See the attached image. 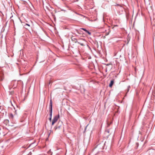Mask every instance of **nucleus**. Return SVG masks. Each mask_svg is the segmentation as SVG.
Returning a JSON list of instances; mask_svg holds the SVG:
<instances>
[{"instance_id": "nucleus-14", "label": "nucleus", "mask_w": 155, "mask_h": 155, "mask_svg": "<svg viewBox=\"0 0 155 155\" xmlns=\"http://www.w3.org/2000/svg\"><path fill=\"white\" fill-rule=\"evenodd\" d=\"M115 6H120V5L118 4H117L116 5H114Z\"/></svg>"}, {"instance_id": "nucleus-13", "label": "nucleus", "mask_w": 155, "mask_h": 155, "mask_svg": "<svg viewBox=\"0 0 155 155\" xmlns=\"http://www.w3.org/2000/svg\"><path fill=\"white\" fill-rule=\"evenodd\" d=\"M49 120L50 121H51V117H50L49 119Z\"/></svg>"}, {"instance_id": "nucleus-5", "label": "nucleus", "mask_w": 155, "mask_h": 155, "mask_svg": "<svg viewBox=\"0 0 155 155\" xmlns=\"http://www.w3.org/2000/svg\"><path fill=\"white\" fill-rule=\"evenodd\" d=\"M114 80H111L110 81V83L109 85V86L110 87H112V85H113V84L114 83Z\"/></svg>"}, {"instance_id": "nucleus-15", "label": "nucleus", "mask_w": 155, "mask_h": 155, "mask_svg": "<svg viewBox=\"0 0 155 155\" xmlns=\"http://www.w3.org/2000/svg\"><path fill=\"white\" fill-rule=\"evenodd\" d=\"M110 65V64H107L106 65L107 66H109V65Z\"/></svg>"}, {"instance_id": "nucleus-16", "label": "nucleus", "mask_w": 155, "mask_h": 155, "mask_svg": "<svg viewBox=\"0 0 155 155\" xmlns=\"http://www.w3.org/2000/svg\"><path fill=\"white\" fill-rule=\"evenodd\" d=\"M106 69H107V67H106Z\"/></svg>"}, {"instance_id": "nucleus-11", "label": "nucleus", "mask_w": 155, "mask_h": 155, "mask_svg": "<svg viewBox=\"0 0 155 155\" xmlns=\"http://www.w3.org/2000/svg\"><path fill=\"white\" fill-rule=\"evenodd\" d=\"M86 32L87 34H88V35H91V33L89 31H87Z\"/></svg>"}, {"instance_id": "nucleus-12", "label": "nucleus", "mask_w": 155, "mask_h": 155, "mask_svg": "<svg viewBox=\"0 0 155 155\" xmlns=\"http://www.w3.org/2000/svg\"><path fill=\"white\" fill-rule=\"evenodd\" d=\"M26 25H27L29 27L30 26V25H29V24H26L25 26Z\"/></svg>"}, {"instance_id": "nucleus-1", "label": "nucleus", "mask_w": 155, "mask_h": 155, "mask_svg": "<svg viewBox=\"0 0 155 155\" xmlns=\"http://www.w3.org/2000/svg\"><path fill=\"white\" fill-rule=\"evenodd\" d=\"M52 100L51 99L50 100V105H49V115L50 116V117H51V118L52 117Z\"/></svg>"}, {"instance_id": "nucleus-8", "label": "nucleus", "mask_w": 155, "mask_h": 155, "mask_svg": "<svg viewBox=\"0 0 155 155\" xmlns=\"http://www.w3.org/2000/svg\"><path fill=\"white\" fill-rule=\"evenodd\" d=\"M78 44H80L82 46H84V44H83L82 43H80L79 42H78Z\"/></svg>"}, {"instance_id": "nucleus-10", "label": "nucleus", "mask_w": 155, "mask_h": 155, "mask_svg": "<svg viewBox=\"0 0 155 155\" xmlns=\"http://www.w3.org/2000/svg\"><path fill=\"white\" fill-rule=\"evenodd\" d=\"M60 127V126H57L56 127H55L54 128L55 129V130H56L57 128H59Z\"/></svg>"}, {"instance_id": "nucleus-9", "label": "nucleus", "mask_w": 155, "mask_h": 155, "mask_svg": "<svg viewBox=\"0 0 155 155\" xmlns=\"http://www.w3.org/2000/svg\"><path fill=\"white\" fill-rule=\"evenodd\" d=\"M130 87V86H128L127 87V92L129 91Z\"/></svg>"}, {"instance_id": "nucleus-2", "label": "nucleus", "mask_w": 155, "mask_h": 155, "mask_svg": "<svg viewBox=\"0 0 155 155\" xmlns=\"http://www.w3.org/2000/svg\"><path fill=\"white\" fill-rule=\"evenodd\" d=\"M59 115H56L54 116L52 121L51 124L52 125H53L57 121L58 119L59 118Z\"/></svg>"}, {"instance_id": "nucleus-7", "label": "nucleus", "mask_w": 155, "mask_h": 155, "mask_svg": "<svg viewBox=\"0 0 155 155\" xmlns=\"http://www.w3.org/2000/svg\"><path fill=\"white\" fill-rule=\"evenodd\" d=\"M81 29L83 30L84 31H85L86 32L87 31V30L85 28H81Z\"/></svg>"}, {"instance_id": "nucleus-4", "label": "nucleus", "mask_w": 155, "mask_h": 155, "mask_svg": "<svg viewBox=\"0 0 155 155\" xmlns=\"http://www.w3.org/2000/svg\"><path fill=\"white\" fill-rule=\"evenodd\" d=\"M71 39L75 43L78 42L77 39L76 38H75L74 37H72Z\"/></svg>"}, {"instance_id": "nucleus-3", "label": "nucleus", "mask_w": 155, "mask_h": 155, "mask_svg": "<svg viewBox=\"0 0 155 155\" xmlns=\"http://www.w3.org/2000/svg\"><path fill=\"white\" fill-rule=\"evenodd\" d=\"M8 117H9V119L13 121L14 120V116L13 114L12 113H10L8 115Z\"/></svg>"}, {"instance_id": "nucleus-6", "label": "nucleus", "mask_w": 155, "mask_h": 155, "mask_svg": "<svg viewBox=\"0 0 155 155\" xmlns=\"http://www.w3.org/2000/svg\"><path fill=\"white\" fill-rule=\"evenodd\" d=\"M4 79V77L2 74L0 75V81H2Z\"/></svg>"}]
</instances>
